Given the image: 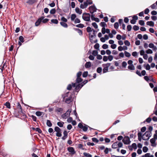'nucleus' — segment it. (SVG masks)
Wrapping results in <instances>:
<instances>
[{
  "label": "nucleus",
  "instance_id": "obj_25",
  "mask_svg": "<svg viewBox=\"0 0 157 157\" xmlns=\"http://www.w3.org/2000/svg\"><path fill=\"white\" fill-rule=\"evenodd\" d=\"M46 124L49 127H51L52 126V123L49 120H47Z\"/></svg>",
  "mask_w": 157,
  "mask_h": 157
},
{
  "label": "nucleus",
  "instance_id": "obj_51",
  "mask_svg": "<svg viewBox=\"0 0 157 157\" xmlns=\"http://www.w3.org/2000/svg\"><path fill=\"white\" fill-rule=\"evenodd\" d=\"M92 25L95 29H96L98 28V25L96 23H95V22L93 23H92Z\"/></svg>",
  "mask_w": 157,
  "mask_h": 157
},
{
  "label": "nucleus",
  "instance_id": "obj_16",
  "mask_svg": "<svg viewBox=\"0 0 157 157\" xmlns=\"http://www.w3.org/2000/svg\"><path fill=\"white\" fill-rule=\"evenodd\" d=\"M63 136L62 138L63 140H64L67 137V132L66 131H64L63 132Z\"/></svg>",
  "mask_w": 157,
  "mask_h": 157
},
{
  "label": "nucleus",
  "instance_id": "obj_9",
  "mask_svg": "<svg viewBox=\"0 0 157 157\" xmlns=\"http://www.w3.org/2000/svg\"><path fill=\"white\" fill-rule=\"evenodd\" d=\"M89 10H90V13L92 14L93 13L96 11V8L94 6H90L89 7Z\"/></svg>",
  "mask_w": 157,
  "mask_h": 157
},
{
  "label": "nucleus",
  "instance_id": "obj_35",
  "mask_svg": "<svg viewBox=\"0 0 157 157\" xmlns=\"http://www.w3.org/2000/svg\"><path fill=\"white\" fill-rule=\"evenodd\" d=\"M75 29V30L78 31V32L79 33V35H82V32L81 30L78 29Z\"/></svg>",
  "mask_w": 157,
  "mask_h": 157
},
{
  "label": "nucleus",
  "instance_id": "obj_43",
  "mask_svg": "<svg viewBox=\"0 0 157 157\" xmlns=\"http://www.w3.org/2000/svg\"><path fill=\"white\" fill-rule=\"evenodd\" d=\"M139 27L137 25H134L133 26V29L135 31H137L139 29Z\"/></svg>",
  "mask_w": 157,
  "mask_h": 157
},
{
  "label": "nucleus",
  "instance_id": "obj_7",
  "mask_svg": "<svg viewBox=\"0 0 157 157\" xmlns=\"http://www.w3.org/2000/svg\"><path fill=\"white\" fill-rule=\"evenodd\" d=\"M110 63H108L104 65L105 67L104 68L103 70V73H105L107 72L108 67L110 66Z\"/></svg>",
  "mask_w": 157,
  "mask_h": 157
},
{
  "label": "nucleus",
  "instance_id": "obj_4",
  "mask_svg": "<svg viewBox=\"0 0 157 157\" xmlns=\"http://www.w3.org/2000/svg\"><path fill=\"white\" fill-rule=\"evenodd\" d=\"M122 141L125 144H128L131 143L129 138L128 136H124L122 140Z\"/></svg>",
  "mask_w": 157,
  "mask_h": 157
},
{
  "label": "nucleus",
  "instance_id": "obj_32",
  "mask_svg": "<svg viewBox=\"0 0 157 157\" xmlns=\"http://www.w3.org/2000/svg\"><path fill=\"white\" fill-rule=\"evenodd\" d=\"M148 149V148L146 146H144L143 148V151L144 153L147 152Z\"/></svg>",
  "mask_w": 157,
  "mask_h": 157
},
{
  "label": "nucleus",
  "instance_id": "obj_52",
  "mask_svg": "<svg viewBox=\"0 0 157 157\" xmlns=\"http://www.w3.org/2000/svg\"><path fill=\"white\" fill-rule=\"evenodd\" d=\"M92 30L91 28L90 27H88L86 28L87 32L88 33L91 32Z\"/></svg>",
  "mask_w": 157,
  "mask_h": 157
},
{
  "label": "nucleus",
  "instance_id": "obj_39",
  "mask_svg": "<svg viewBox=\"0 0 157 157\" xmlns=\"http://www.w3.org/2000/svg\"><path fill=\"white\" fill-rule=\"evenodd\" d=\"M124 44L128 46H129L130 45V42L127 40H126L124 41Z\"/></svg>",
  "mask_w": 157,
  "mask_h": 157
},
{
  "label": "nucleus",
  "instance_id": "obj_21",
  "mask_svg": "<svg viewBox=\"0 0 157 157\" xmlns=\"http://www.w3.org/2000/svg\"><path fill=\"white\" fill-rule=\"evenodd\" d=\"M128 68L130 70H134L135 69V67L133 64L129 65Z\"/></svg>",
  "mask_w": 157,
  "mask_h": 157
},
{
  "label": "nucleus",
  "instance_id": "obj_55",
  "mask_svg": "<svg viewBox=\"0 0 157 157\" xmlns=\"http://www.w3.org/2000/svg\"><path fill=\"white\" fill-rule=\"evenodd\" d=\"M88 75V72L85 71L82 74V76L83 77H86Z\"/></svg>",
  "mask_w": 157,
  "mask_h": 157
},
{
  "label": "nucleus",
  "instance_id": "obj_49",
  "mask_svg": "<svg viewBox=\"0 0 157 157\" xmlns=\"http://www.w3.org/2000/svg\"><path fill=\"white\" fill-rule=\"evenodd\" d=\"M100 25L103 27H104L106 25V24L104 22H101L100 23Z\"/></svg>",
  "mask_w": 157,
  "mask_h": 157
},
{
  "label": "nucleus",
  "instance_id": "obj_53",
  "mask_svg": "<svg viewBox=\"0 0 157 157\" xmlns=\"http://www.w3.org/2000/svg\"><path fill=\"white\" fill-rule=\"evenodd\" d=\"M61 20L63 21V22H67V19L63 17H61Z\"/></svg>",
  "mask_w": 157,
  "mask_h": 157
},
{
  "label": "nucleus",
  "instance_id": "obj_46",
  "mask_svg": "<svg viewBox=\"0 0 157 157\" xmlns=\"http://www.w3.org/2000/svg\"><path fill=\"white\" fill-rule=\"evenodd\" d=\"M139 23L141 25H144V21L142 20H139Z\"/></svg>",
  "mask_w": 157,
  "mask_h": 157
},
{
  "label": "nucleus",
  "instance_id": "obj_38",
  "mask_svg": "<svg viewBox=\"0 0 157 157\" xmlns=\"http://www.w3.org/2000/svg\"><path fill=\"white\" fill-rule=\"evenodd\" d=\"M56 12V10L55 9H52L50 11V13L51 14H54Z\"/></svg>",
  "mask_w": 157,
  "mask_h": 157
},
{
  "label": "nucleus",
  "instance_id": "obj_40",
  "mask_svg": "<svg viewBox=\"0 0 157 157\" xmlns=\"http://www.w3.org/2000/svg\"><path fill=\"white\" fill-rule=\"evenodd\" d=\"M19 39L20 41L22 43L24 42V38L22 36H20L19 37Z\"/></svg>",
  "mask_w": 157,
  "mask_h": 157
},
{
  "label": "nucleus",
  "instance_id": "obj_24",
  "mask_svg": "<svg viewBox=\"0 0 157 157\" xmlns=\"http://www.w3.org/2000/svg\"><path fill=\"white\" fill-rule=\"evenodd\" d=\"M17 108L18 109V110L19 111V112H22V108L21 107V105L19 103H18Z\"/></svg>",
  "mask_w": 157,
  "mask_h": 157
},
{
  "label": "nucleus",
  "instance_id": "obj_20",
  "mask_svg": "<svg viewBox=\"0 0 157 157\" xmlns=\"http://www.w3.org/2000/svg\"><path fill=\"white\" fill-rule=\"evenodd\" d=\"M76 12L78 13L79 14H81L82 13V10H80V9L78 7H76L75 9Z\"/></svg>",
  "mask_w": 157,
  "mask_h": 157
},
{
  "label": "nucleus",
  "instance_id": "obj_45",
  "mask_svg": "<svg viewBox=\"0 0 157 157\" xmlns=\"http://www.w3.org/2000/svg\"><path fill=\"white\" fill-rule=\"evenodd\" d=\"M119 27V24L117 22H115L114 24V27L115 29H117Z\"/></svg>",
  "mask_w": 157,
  "mask_h": 157
},
{
  "label": "nucleus",
  "instance_id": "obj_57",
  "mask_svg": "<svg viewBox=\"0 0 157 157\" xmlns=\"http://www.w3.org/2000/svg\"><path fill=\"white\" fill-rule=\"evenodd\" d=\"M31 117L32 118V119L33 120V121H36V116L32 115L31 116Z\"/></svg>",
  "mask_w": 157,
  "mask_h": 157
},
{
  "label": "nucleus",
  "instance_id": "obj_61",
  "mask_svg": "<svg viewBox=\"0 0 157 157\" xmlns=\"http://www.w3.org/2000/svg\"><path fill=\"white\" fill-rule=\"evenodd\" d=\"M117 146L119 147H122L123 146V144L121 142H119L117 143Z\"/></svg>",
  "mask_w": 157,
  "mask_h": 157
},
{
  "label": "nucleus",
  "instance_id": "obj_59",
  "mask_svg": "<svg viewBox=\"0 0 157 157\" xmlns=\"http://www.w3.org/2000/svg\"><path fill=\"white\" fill-rule=\"evenodd\" d=\"M116 38L119 40H120L121 39V36L120 34L117 35L116 36Z\"/></svg>",
  "mask_w": 157,
  "mask_h": 157
},
{
  "label": "nucleus",
  "instance_id": "obj_10",
  "mask_svg": "<svg viewBox=\"0 0 157 157\" xmlns=\"http://www.w3.org/2000/svg\"><path fill=\"white\" fill-rule=\"evenodd\" d=\"M44 17H41L39 18L38 19L37 21L35 23V25L36 26H38L40 23L41 22H42V20L44 19Z\"/></svg>",
  "mask_w": 157,
  "mask_h": 157
},
{
  "label": "nucleus",
  "instance_id": "obj_29",
  "mask_svg": "<svg viewBox=\"0 0 157 157\" xmlns=\"http://www.w3.org/2000/svg\"><path fill=\"white\" fill-rule=\"evenodd\" d=\"M4 105L6 106L8 108L10 109V104L8 102H6Z\"/></svg>",
  "mask_w": 157,
  "mask_h": 157
},
{
  "label": "nucleus",
  "instance_id": "obj_54",
  "mask_svg": "<svg viewBox=\"0 0 157 157\" xmlns=\"http://www.w3.org/2000/svg\"><path fill=\"white\" fill-rule=\"evenodd\" d=\"M132 148L134 149H136L137 148V146L136 143H134L132 144Z\"/></svg>",
  "mask_w": 157,
  "mask_h": 157
},
{
  "label": "nucleus",
  "instance_id": "obj_2",
  "mask_svg": "<svg viewBox=\"0 0 157 157\" xmlns=\"http://www.w3.org/2000/svg\"><path fill=\"white\" fill-rule=\"evenodd\" d=\"M83 19L85 21H90V14L89 13H84L82 16Z\"/></svg>",
  "mask_w": 157,
  "mask_h": 157
},
{
  "label": "nucleus",
  "instance_id": "obj_34",
  "mask_svg": "<svg viewBox=\"0 0 157 157\" xmlns=\"http://www.w3.org/2000/svg\"><path fill=\"white\" fill-rule=\"evenodd\" d=\"M42 112L40 111H36V115L37 116H40L42 115Z\"/></svg>",
  "mask_w": 157,
  "mask_h": 157
},
{
  "label": "nucleus",
  "instance_id": "obj_19",
  "mask_svg": "<svg viewBox=\"0 0 157 157\" xmlns=\"http://www.w3.org/2000/svg\"><path fill=\"white\" fill-rule=\"evenodd\" d=\"M146 24L147 25L152 27L154 26V22L152 21H149L147 22Z\"/></svg>",
  "mask_w": 157,
  "mask_h": 157
},
{
  "label": "nucleus",
  "instance_id": "obj_22",
  "mask_svg": "<svg viewBox=\"0 0 157 157\" xmlns=\"http://www.w3.org/2000/svg\"><path fill=\"white\" fill-rule=\"evenodd\" d=\"M60 25L63 27L64 28H67L68 27L67 25L65 23V22H60Z\"/></svg>",
  "mask_w": 157,
  "mask_h": 157
},
{
  "label": "nucleus",
  "instance_id": "obj_5",
  "mask_svg": "<svg viewBox=\"0 0 157 157\" xmlns=\"http://www.w3.org/2000/svg\"><path fill=\"white\" fill-rule=\"evenodd\" d=\"M67 151L70 153L71 155L72 156L76 153L75 149L73 147H69L67 148Z\"/></svg>",
  "mask_w": 157,
  "mask_h": 157
},
{
  "label": "nucleus",
  "instance_id": "obj_60",
  "mask_svg": "<svg viewBox=\"0 0 157 157\" xmlns=\"http://www.w3.org/2000/svg\"><path fill=\"white\" fill-rule=\"evenodd\" d=\"M99 47V45L98 43H96L94 46V48L95 49H98Z\"/></svg>",
  "mask_w": 157,
  "mask_h": 157
},
{
  "label": "nucleus",
  "instance_id": "obj_63",
  "mask_svg": "<svg viewBox=\"0 0 157 157\" xmlns=\"http://www.w3.org/2000/svg\"><path fill=\"white\" fill-rule=\"evenodd\" d=\"M82 129V130L86 132L87 130L88 127L86 126H83Z\"/></svg>",
  "mask_w": 157,
  "mask_h": 157
},
{
  "label": "nucleus",
  "instance_id": "obj_26",
  "mask_svg": "<svg viewBox=\"0 0 157 157\" xmlns=\"http://www.w3.org/2000/svg\"><path fill=\"white\" fill-rule=\"evenodd\" d=\"M64 123L63 122H59L57 123V125L60 127H63Z\"/></svg>",
  "mask_w": 157,
  "mask_h": 157
},
{
  "label": "nucleus",
  "instance_id": "obj_23",
  "mask_svg": "<svg viewBox=\"0 0 157 157\" xmlns=\"http://www.w3.org/2000/svg\"><path fill=\"white\" fill-rule=\"evenodd\" d=\"M118 142H116L114 143L112 145V147L113 148H116L117 147V143Z\"/></svg>",
  "mask_w": 157,
  "mask_h": 157
},
{
  "label": "nucleus",
  "instance_id": "obj_56",
  "mask_svg": "<svg viewBox=\"0 0 157 157\" xmlns=\"http://www.w3.org/2000/svg\"><path fill=\"white\" fill-rule=\"evenodd\" d=\"M92 139V141L94 142L98 143V140L95 138H93Z\"/></svg>",
  "mask_w": 157,
  "mask_h": 157
},
{
  "label": "nucleus",
  "instance_id": "obj_17",
  "mask_svg": "<svg viewBox=\"0 0 157 157\" xmlns=\"http://www.w3.org/2000/svg\"><path fill=\"white\" fill-rule=\"evenodd\" d=\"M69 93V92H67L66 93V94L63 95L62 97L63 99H64L66 98H68V96L70 95Z\"/></svg>",
  "mask_w": 157,
  "mask_h": 157
},
{
  "label": "nucleus",
  "instance_id": "obj_13",
  "mask_svg": "<svg viewBox=\"0 0 157 157\" xmlns=\"http://www.w3.org/2000/svg\"><path fill=\"white\" fill-rule=\"evenodd\" d=\"M37 2V0H28L26 3L29 5H32Z\"/></svg>",
  "mask_w": 157,
  "mask_h": 157
},
{
  "label": "nucleus",
  "instance_id": "obj_8",
  "mask_svg": "<svg viewBox=\"0 0 157 157\" xmlns=\"http://www.w3.org/2000/svg\"><path fill=\"white\" fill-rule=\"evenodd\" d=\"M72 97L71 94L67 98H66L64 99H63L65 101V102L67 104H69L71 101Z\"/></svg>",
  "mask_w": 157,
  "mask_h": 157
},
{
  "label": "nucleus",
  "instance_id": "obj_42",
  "mask_svg": "<svg viewBox=\"0 0 157 157\" xmlns=\"http://www.w3.org/2000/svg\"><path fill=\"white\" fill-rule=\"evenodd\" d=\"M76 26L77 27H78V28H83L84 27V25L83 24H79L77 25H76Z\"/></svg>",
  "mask_w": 157,
  "mask_h": 157
},
{
  "label": "nucleus",
  "instance_id": "obj_1",
  "mask_svg": "<svg viewBox=\"0 0 157 157\" xmlns=\"http://www.w3.org/2000/svg\"><path fill=\"white\" fill-rule=\"evenodd\" d=\"M151 136V132H150L146 131L143 135L142 138L143 140H147L149 139V138Z\"/></svg>",
  "mask_w": 157,
  "mask_h": 157
},
{
  "label": "nucleus",
  "instance_id": "obj_11",
  "mask_svg": "<svg viewBox=\"0 0 157 157\" xmlns=\"http://www.w3.org/2000/svg\"><path fill=\"white\" fill-rule=\"evenodd\" d=\"M76 84H77V83H72V85L71 84H69L67 86V89L68 90H71L72 87H75Z\"/></svg>",
  "mask_w": 157,
  "mask_h": 157
},
{
  "label": "nucleus",
  "instance_id": "obj_58",
  "mask_svg": "<svg viewBox=\"0 0 157 157\" xmlns=\"http://www.w3.org/2000/svg\"><path fill=\"white\" fill-rule=\"evenodd\" d=\"M67 122L68 123H70L73 121V119L71 117L68 118L67 120Z\"/></svg>",
  "mask_w": 157,
  "mask_h": 157
},
{
  "label": "nucleus",
  "instance_id": "obj_31",
  "mask_svg": "<svg viewBox=\"0 0 157 157\" xmlns=\"http://www.w3.org/2000/svg\"><path fill=\"white\" fill-rule=\"evenodd\" d=\"M76 17V15L75 14H72L71 17V20L72 21H73L75 20V19Z\"/></svg>",
  "mask_w": 157,
  "mask_h": 157
},
{
  "label": "nucleus",
  "instance_id": "obj_48",
  "mask_svg": "<svg viewBox=\"0 0 157 157\" xmlns=\"http://www.w3.org/2000/svg\"><path fill=\"white\" fill-rule=\"evenodd\" d=\"M150 153H147L144 155H142V157H150Z\"/></svg>",
  "mask_w": 157,
  "mask_h": 157
},
{
  "label": "nucleus",
  "instance_id": "obj_64",
  "mask_svg": "<svg viewBox=\"0 0 157 157\" xmlns=\"http://www.w3.org/2000/svg\"><path fill=\"white\" fill-rule=\"evenodd\" d=\"M132 29V26L131 25H128L127 26V29L128 31H130Z\"/></svg>",
  "mask_w": 157,
  "mask_h": 157
},
{
  "label": "nucleus",
  "instance_id": "obj_30",
  "mask_svg": "<svg viewBox=\"0 0 157 157\" xmlns=\"http://www.w3.org/2000/svg\"><path fill=\"white\" fill-rule=\"evenodd\" d=\"M83 155L84 156H85L86 157H92V155L88 153L84 152L83 153Z\"/></svg>",
  "mask_w": 157,
  "mask_h": 157
},
{
  "label": "nucleus",
  "instance_id": "obj_44",
  "mask_svg": "<svg viewBox=\"0 0 157 157\" xmlns=\"http://www.w3.org/2000/svg\"><path fill=\"white\" fill-rule=\"evenodd\" d=\"M98 52L96 50H94L92 52V54L93 56H96L98 55Z\"/></svg>",
  "mask_w": 157,
  "mask_h": 157
},
{
  "label": "nucleus",
  "instance_id": "obj_6",
  "mask_svg": "<svg viewBox=\"0 0 157 157\" xmlns=\"http://www.w3.org/2000/svg\"><path fill=\"white\" fill-rule=\"evenodd\" d=\"M71 112V110L68 109L66 113L62 115V117L64 119H66L67 117L69 116Z\"/></svg>",
  "mask_w": 157,
  "mask_h": 157
},
{
  "label": "nucleus",
  "instance_id": "obj_15",
  "mask_svg": "<svg viewBox=\"0 0 157 157\" xmlns=\"http://www.w3.org/2000/svg\"><path fill=\"white\" fill-rule=\"evenodd\" d=\"M155 138H152L150 140V142L151 144V146L152 147H155L156 145V144L155 143Z\"/></svg>",
  "mask_w": 157,
  "mask_h": 157
},
{
  "label": "nucleus",
  "instance_id": "obj_18",
  "mask_svg": "<svg viewBox=\"0 0 157 157\" xmlns=\"http://www.w3.org/2000/svg\"><path fill=\"white\" fill-rule=\"evenodd\" d=\"M91 63L90 62H88L86 63L85 67L86 68H89L91 67Z\"/></svg>",
  "mask_w": 157,
  "mask_h": 157
},
{
  "label": "nucleus",
  "instance_id": "obj_14",
  "mask_svg": "<svg viewBox=\"0 0 157 157\" xmlns=\"http://www.w3.org/2000/svg\"><path fill=\"white\" fill-rule=\"evenodd\" d=\"M91 20L92 21H95L98 22H99V20L98 18L94 17V15L92 14L91 16Z\"/></svg>",
  "mask_w": 157,
  "mask_h": 157
},
{
  "label": "nucleus",
  "instance_id": "obj_41",
  "mask_svg": "<svg viewBox=\"0 0 157 157\" xmlns=\"http://www.w3.org/2000/svg\"><path fill=\"white\" fill-rule=\"evenodd\" d=\"M146 52L147 54H152L153 52L151 50L148 49L146 51Z\"/></svg>",
  "mask_w": 157,
  "mask_h": 157
},
{
  "label": "nucleus",
  "instance_id": "obj_12",
  "mask_svg": "<svg viewBox=\"0 0 157 157\" xmlns=\"http://www.w3.org/2000/svg\"><path fill=\"white\" fill-rule=\"evenodd\" d=\"M84 84L83 83H81L78 84V85H76L75 90H79L83 86Z\"/></svg>",
  "mask_w": 157,
  "mask_h": 157
},
{
  "label": "nucleus",
  "instance_id": "obj_3",
  "mask_svg": "<svg viewBox=\"0 0 157 157\" xmlns=\"http://www.w3.org/2000/svg\"><path fill=\"white\" fill-rule=\"evenodd\" d=\"M55 130L57 133L56 136L59 137H60L62 136V134L61 129L58 127L56 126L55 128Z\"/></svg>",
  "mask_w": 157,
  "mask_h": 157
},
{
  "label": "nucleus",
  "instance_id": "obj_37",
  "mask_svg": "<svg viewBox=\"0 0 157 157\" xmlns=\"http://www.w3.org/2000/svg\"><path fill=\"white\" fill-rule=\"evenodd\" d=\"M102 71V68L101 67H98L97 69V72L99 73H101Z\"/></svg>",
  "mask_w": 157,
  "mask_h": 157
},
{
  "label": "nucleus",
  "instance_id": "obj_36",
  "mask_svg": "<svg viewBox=\"0 0 157 157\" xmlns=\"http://www.w3.org/2000/svg\"><path fill=\"white\" fill-rule=\"evenodd\" d=\"M51 21L52 23L55 24H57L58 23V21L57 19H52L51 20Z\"/></svg>",
  "mask_w": 157,
  "mask_h": 157
},
{
  "label": "nucleus",
  "instance_id": "obj_47",
  "mask_svg": "<svg viewBox=\"0 0 157 157\" xmlns=\"http://www.w3.org/2000/svg\"><path fill=\"white\" fill-rule=\"evenodd\" d=\"M122 66L124 67L125 68L126 67V66L127 65V63L125 61H123L122 63Z\"/></svg>",
  "mask_w": 157,
  "mask_h": 157
},
{
  "label": "nucleus",
  "instance_id": "obj_33",
  "mask_svg": "<svg viewBox=\"0 0 157 157\" xmlns=\"http://www.w3.org/2000/svg\"><path fill=\"white\" fill-rule=\"evenodd\" d=\"M124 54L125 56L127 57H129L131 56L130 54L126 51L124 52Z\"/></svg>",
  "mask_w": 157,
  "mask_h": 157
},
{
  "label": "nucleus",
  "instance_id": "obj_28",
  "mask_svg": "<svg viewBox=\"0 0 157 157\" xmlns=\"http://www.w3.org/2000/svg\"><path fill=\"white\" fill-rule=\"evenodd\" d=\"M33 130L35 129L36 131L37 132L39 133H41L42 132L40 128H33Z\"/></svg>",
  "mask_w": 157,
  "mask_h": 157
},
{
  "label": "nucleus",
  "instance_id": "obj_50",
  "mask_svg": "<svg viewBox=\"0 0 157 157\" xmlns=\"http://www.w3.org/2000/svg\"><path fill=\"white\" fill-rule=\"evenodd\" d=\"M108 46L107 44H104L102 46V48L103 49H107L108 48Z\"/></svg>",
  "mask_w": 157,
  "mask_h": 157
},
{
  "label": "nucleus",
  "instance_id": "obj_62",
  "mask_svg": "<svg viewBox=\"0 0 157 157\" xmlns=\"http://www.w3.org/2000/svg\"><path fill=\"white\" fill-rule=\"evenodd\" d=\"M117 47L116 44H113L111 46V47L113 49H114L116 48Z\"/></svg>",
  "mask_w": 157,
  "mask_h": 157
},
{
  "label": "nucleus",
  "instance_id": "obj_27",
  "mask_svg": "<svg viewBox=\"0 0 157 157\" xmlns=\"http://www.w3.org/2000/svg\"><path fill=\"white\" fill-rule=\"evenodd\" d=\"M82 79L80 77H77V78L76 79V83H79L82 81Z\"/></svg>",
  "mask_w": 157,
  "mask_h": 157
}]
</instances>
